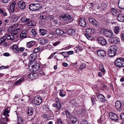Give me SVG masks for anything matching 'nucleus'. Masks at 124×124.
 <instances>
[{
	"instance_id": "nucleus-1",
	"label": "nucleus",
	"mask_w": 124,
	"mask_h": 124,
	"mask_svg": "<svg viewBox=\"0 0 124 124\" xmlns=\"http://www.w3.org/2000/svg\"><path fill=\"white\" fill-rule=\"evenodd\" d=\"M117 47L115 46H110L108 51V54L110 57L114 56L116 54Z\"/></svg>"
},
{
	"instance_id": "nucleus-2",
	"label": "nucleus",
	"mask_w": 124,
	"mask_h": 124,
	"mask_svg": "<svg viewBox=\"0 0 124 124\" xmlns=\"http://www.w3.org/2000/svg\"><path fill=\"white\" fill-rule=\"evenodd\" d=\"M30 101L31 102H34L35 105H39L42 101V98L39 96H35L31 98H30Z\"/></svg>"
},
{
	"instance_id": "nucleus-3",
	"label": "nucleus",
	"mask_w": 124,
	"mask_h": 124,
	"mask_svg": "<svg viewBox=\"0 0 124 124\" xmlns=\"http://www.w3.org/2000/svg\"><path fill=\"white\" fill-rule=\"evenodd\" d=\"M115 64L118 67H124V59L122 58H117L115 61Z\"/></svg>"
},
{
	"instance_id": "nucleus-4",
	"label": "nucleus",
	"mask_w": 124,
	"mask_h": 124,
	"mask_svg": "<svg viewBox=\"0 0 124 124\" xmlns=\"http://www.w3.org/2000/svg\"><path fill=\"white\" fill-rule=\"evenodd\" d=\"M42 7V5L41 4L32 3L29 5V8L31 10L34 11L39 10L41 9Z\"/></svg>"
},
{
	"instance_id": "nucleus-5",
	"label": "nucleus",
	"mask_w": 124,
	"mask_h": 124,
	"mask_svg": "<svg viewBox=\"0 0 124 124\" xmlns=\"http://www.w3.org/2000/svg\"><path fill=\"white\" fill-rule=\"evenodd\" d=\"M17 30H16L12 31L11 32V35H8L7 38L12 41H14V39L15 37H17Z\"/></svg>"
},
{
	"instance_id": "nucleus-6",
	"label": "nucleus",
	"mask_w": 124,
	"mask_h": 124,
	"mask_svg": "<svg viewBox=\"0 0 124 124\" xmlns=\"http://www.w3.org/2000/svg\"><path fill=\"white\" fill-rule=\"evenodd\" d=\"M33 64L32 62L30 61L28 64L29 67H31L32 69V70L34 72L38 70L39 68V64L37 63H35L34 64Z\"/></svg>"
},
{
	"instance_id": "nucleus-7",
	"label": "nucleus",
	"mask_w": 124,
	"mask_h": 124,
	"mask_svg": "<svg viewBox=\"0 0 124 124\" xmlns=\"http://www.w3.org/2000/svg\"><path fill=\"white\" fill-rule=\"evenodd\" d=\"M78 23L80 26L83 27H86L85 19L84 17L79 18L78 19Z\"/></svg>"
},
{
	"instance_id": "nucleus-8",
	"label": "nucleus",
	"mask_w": 124,
	"mask_h": 124,
	"mask_svg": "<svg viewBox=\"0 0 124 124\" xmlns=\"http://www.w3.org/2000/svg\"><path fill=\"white\" fill-rule=\"evenodd\" d=\"M60 19L61 20H64L67 21H70L71 19V17L70 15L66 14L61 15L60 16Z\"/></svg>"
},
{
	"instance_id": "nucleus-9",
	"label": "nucleus",
	"mask_w": 124,
	"mask_h": 124,
	"mask_svg": "<svg viewBox=\"0 0 124 124\" xmlns=\"http://www.w3.org/2000/svg\"><path fill=\"white\" fill-rule=\"evenodd\" d=\"M104 33L105 35L108 37L112 38L114 36L112 31L108 29L104 30Z\"/></svg>"
},
{
	"instance_id": "nucleus-10",
	"label": "nucleus",
	"mask_w": 124,
	"mask_h": 124,
	"mask_svg": "<svg viewBox=\"0 0 124 124\" xmlns=\"http://www.w3.org/2000/svg\"><path fill=\"white\" fill-rule=\"evenodd\" d=\"M8 121V118L6 116H3L2 115L0 116V123L1 124H7V122Z\"/></svg>"
},
{
	"instance_id": "nucleus-11",
	"label": "nucleus",
	"mask_w": 124,
	"mask_h": 124,
	"mask_svg": "<svg viewBox=\"0 0 124 124\" xmlns=\"http://www.w3.org/2000/svg\"><path fill=\"white\" fill-rule=\"evenodd\" d=\"M96 52L97 55L99 57L102 58L106 56V52L105 51L103 50H97Z\"/></svg>"
},
{
	"instance_id": "nucleus-12",
	"label": "nucleus",
	"mask_w": 124,
	"mask_h": 124,
	"mask_svg": "<svg viewBox=\"0 0 124 124\" xmlns=\"http://www.w3.org/2000/svg\"><path fill=\"white\" fill-rule=\"evenodd\" d=\"M18 5L19 7L21 10L24 9L26 5L25 2L23 1H20L18 2Z\"/></svg>"
},
{
	"instance_id": "nucleus-13",
	"label": "nucleus",
	"mask_w": 124,
	"mask_h": 124,
	"mask_svg": "<svg viewBox=\"0 0 124 124\" xmlns=\"http://www.w3.org/2000/svg\"><path fill=\"white\" fill-rule=\"evenodd\" d=\"M109 116L110 119L114 121H116L118 119V117L117 115L114 113L111 112L109 113Z\"/></svg>"
},
{
	"instance_id": "nucleus-14",
	"label": "nucleus",
	"mask_w": 124,
	"mask_h": 124,
	"mask_svg": "<svg viewBox=\"0 0 124 124\" xmlns=\"http://www.w3.org/2000/svg\"><path fill=\"white\" fill-rule=\"evenodd\" d=\"M27 31L26 30H24L22 31L20 33V37L21 39H23L27 38Z\"/></svg>"
},
{
	"instance_id": "nucleus-15",
	"label": "nucleus",
	"mask_w": 124,
	"mask_h": 124,
	"mask_svg": "<svg viewBox=\"0 0 124 124\" xmlns=\"http://www.w3.org/2000/svg\"><path fill=\"white\" fill-rule=\"evenodd\" d=\"M98 43L102 45H105L107 44V42L103 38L99 37L97 39Z\"/></svg>"
},
{
	"instance_id": "nucleus-16",
	"label": "nucleus",
	"mask_w": 124,
	"mask_h": 124,
	"mask_svg": "<svg viewBox=\"0 0 124 124\" xmlns=\"http://www.w3.org/2000/svg\"><path fill=\"white\" fill-rule=\"evenodd\" d=\"M97 99L100 102H105L106 101L104 96L101 94H99L97 96Z\"/></svg>"
},
{
	"instance_id": "nucleus-17",
	"label": "nucleus",
	"mask_w": 124,
	"mask_h": 124,
	"mask_svg": "<svg viewBox=\"0 0 124 124\" xmlns=\"http://www.w3.org/2000/svg\"><path fill=\"white\" fill-rule=\"evenodd\" d=\"M110 12L112 14L113 16H116L119 13V10L116 9L115 8H112L111 9Z\"/></svg>"
},
{
	"instance_id": "nucleus-18",
	"label": "nucleus",
	"mask_w": 124,
	"mask_h": 124,
	"mask_svg": "<svg viewBox=\"0 0 124 124\" xmlns=\"http://www.w3.org/2000/svg\"><path fill=\"white\" fill-rule=\"evenodd\" d=\"M28 77L30 79L33 80L37 78L38 77V75L37 73H34L32 74L30 73L28 75Z\"/></svg>"
},
{
	"instance_id": "nucleus-19",
	"label": "nucleus",
	"mask_w": 124,
	"mask_h": 124,
	"mask_svg": "<svg viewBox=\"0 0 124 124\" xmlns=\"http://www.w3.org/2000/svg\"><path fill=\"white\" fill-rule=\"evenodd\" d=\"M37 58V54L35 53H34L31 54L30 55L29 57V59H30L31 58V60L30 61H31V62H33Z\"/></svg>"
},
{
	"instance_id": "nucleus-20",
	"label": "nucleus",
	"mask_w": 124,
	"mask_h": 124,
	"mask_svg": "<svg viewBox=\"0 0 124 124\" xmlns=\"http://www.w3.org/2000/svg\"><path fill=\"white\" fill-rule=\"evenodd\" d=\"M16 5L15 1H13L10 4L9 7V10L12 13H13L14 12Z\"/></svg>"
},
{
	"instance_id": "nucleus-21",
	"label": "nucleus",
	"mask_w": 124,
	"mask_h": 124,
	"mask_svg": "<svg viewBox=\"0 0 124 124\" xmlns=\"http://www.w3.org/2000/svg\"><path fill=\"white\" fill-rule=\"evenodd\" d=\"M117 16V19L119 21L121 22L124 21V16L121 13H119Z\"/></svg>"
},
{
	"instance_id": "nucleus-22",
	"label": "nucleus",
	"mask_w": 124,
	"mask_h": 124,
	"mask_svg": "<svg viewBox=\"0 0 124 124\" xmlns=\"http://www.w3.org/2000/svg\"><path fill=\"white\" fill-rule=\"evenodd\" d=\"M122 104L120 101H117L116 103V107L118 111H121V110Z\"/></svg>"
},
{
	"instance_id": "nucleus-23",
	"label": "nucleus",
	"mask_w": 124,
	"mask_h": 124,
	"mask_svg": "<svg viewBox=\"0 0 124 124\" xmlns=\"http://www.w3.org/2000/svg\"><path fill=\"white\" fill-rule=\"evenodd\" d=\"M119 8L122 9H124V0H119L118 2Z\"/></svg>"
},
{
	"instance_id": "nucleus-24",
	"label": "nucleus",
	"mask_w": 124,
	"mask_h": 124,
	"mask_svg": "<svg viewBox=\"0 0 124 124\" xmlns=\"http://www.w3.org/2000/svg\"><path fill=\"white\" fill-rule=\"evenodd\" d=\"M68 33L70 35H75L76 34V32L74 29H71L68 31Z\"/></svg>"
},
{
	"instance_id": "nucleus-25",
	"label": "nucleus",
	"mask_w": 124,
	"mask_h": 124,
	"mask_svg": "<svg viewBox=\"0 0 124 124\" xmlns=\"http://www.w3.org/2000/svg\"><path fill=\"white\" fill-rule=\"evenodd\" d=\"M36 42L34 41H31L27 43L26 44V47L30 48L34 46Z\"/></svg>"
},
{
	"instance_id": "nucleus-26",
	"label": "nucleus",
	"mask_w": 124,
	"mask_h": 124,
	"mask_svg": "<svg viewBox=\"0 0 124 124\" xmlns=\"http://www.w3.org/2000/svg\"><path fill=\"white\" fill-rule=\"evenodd\" d=\"M113 30L114 33L116 34H119L120 31V28L118 26L114 27Z\"/></svg>"
},
{
	"instance_id": "nucleus-27",
	"label": "nucleus",
	"mask_w": 124,
	"mask_h": 124,
	"mask_svg": "<svg viewBox=\"0 0 124 124\" xmlns=\"http://www.w3.org/2000/svg\"><path fill=\"white\" fill-rule=\"evenodd\" d=\"M33 108L30 107L28 108L27 113L29 116H31L33 114Z\"/></svg>"
},
{
	"instance_id": "nucleus-28",
	"label": "nucleus",
	"mask_w": 124,
	"mask_h": 124,
	"mask_svg": "<svg viewBox=\"0 0 124 124\" xmlns=\"http://www.w3.org/2000/svg\"><path fill=\"white\" fill-rule=\"evenodd\" d=\"M95 31V30L93 29L89 28L87 29L86 30L85 32L88 34H92L94 33Z\"/></svg>"
},
{
	"instance_id": "nucleus-29",
	"label": "nucleus",
	"mask_w": 124,
	"mask_h": 124,
	"mask_svg": "<svg viewBox=\"0 0 124 124\" xmlns=\"http://www.w3.org/2000/svg\"><path fill=\"white\" fill-rule=\"evenodd\" d=\"M90 22L93 25L95 26H97V22L95 19L93 18H90L89 19Z\"/></svg>"
},
{
	"instance_id": "nucleus-30",
	"label": "nucleus",
	"mask_w": 124,
	"mask_h": 124,
	"mask_svg": "<svg viewBox=\"0 0 124 124\" xmlns=\"http://www.w3.org/2000/svg\"><path fill=\"white\" fill-rule=\"evenodd\" d=\"M53 106L54 107H56L57 109H58L60 108L61 105L60 102L57 101L56 103H54L53 104Z\"/></svg>"
},
{
	"instance_id": "nucleus-31",
	"label": "nucleus",
	"mask_w": 124,
	"mask_h": 124,
	"mask_svg": "<svg viewBox=\"0 0 124 124\" xmlns=\"http://www.w3.org/2000/svg\"><path fill=\"white\" fill-rule=\"evenodd\" d=\"M47 32V31L42 29H40L39 30V33L40 34V35L43 36L45 35Z\"/></svg>"
},
{
	"instance_id": "nucleus-32",
	"label": "nucleus",
	"mask_w": 124,
	"mask_h": 124,
	"mask_svg": "<svg viewBox=\"0 0 124 124\" xmlns=\"http://www.w3.org/2000/svg\"><path fill=\"white\" fill-rule=\"evenodd\" d=\"M71 117L69 119L70 122H72L73 124L76 123L77 121L76 117L72 115Z\"/></svg>"
},
{
	"instance_id": "nucleus-33",
	"label": "nucleus",
	"mask_w": 124,
	"mask_h": 124,
	"mask_svg": "<svg viewBox=\"0 0 124 124\" xmlns=\"http://www.w3.org/2000/svg\"><path fill=\"white\" fill-rule=\"evenodd\" d=\"M24 80V78H22L15 82L14 84V85L16 86H18L20 85L21 84V82L23 81Z\"/></svg>"
},
{
	"instance_id": "nucleus-34",
	"label": "nucleus",
	"mask_w": 124,
	"mask_h": 124,
	"mask_svg": "<svg viewBox=\"0 0 124 124\" xmlns=\"http://www.w3.org/2000/svg\"><path fill=\"white\" fill-rule=\"evenodd\" d=\"M38 40L40 44L42 45H43L46 43L47 41L43 39H39Z\"/></svg>"
},
{
	"instance_id": "nucleus-35",
	"label": "nucleus",
	"mask_w": 124,
	"mask_h": 124,
	"mask_svg": "<svg viewBox=\"0 0 124 124\" xmlns=\"http://www.w3.org/2000/svg\"><path fill=\"white\" fill-rule=\"evenodd\" d=\"M8 37V36H5L3 37L0 39V45L2 43L4 42L5 41L7 40V39H8L7 38Z\"/></svg>"
},
{
	"instance_id": "nucleus-36",
	"label": "nucleus",
	"mask_w": 124,
	"mask_h": 124,
	"mask_svg": "<svg viewBox=\"0 0 124 124\" xmlns=\"http://www.w3.org/2000/svg\"><path fill=\"white\" fill-rule=\"evenodd\" d=\"M0 14H2L3 16H4L7 15V13L5 11L4 9L1 8H0Z\"/></svg>"
},
{
	"instance_id": "nucleus-37",
	"label": "nucleus",
	"mask_w": 124,
	"mask_h": 124,
	"mask_svg": "<svg viewBox=\"0 0 124 124\" xmlns=\"http://www.w3.org/2000/svg\"><path fill=\"white\" fill-rule=\"evenodd\" d=\"M56 32L57 34L59 35H62L64 33V32L63 31L58 28L56 30Z\"/></svg>"
},
{
	"instance_id": "nucleus-38",
	"label": "nucleus",
	"mask_w": 124,
	"mask_h": 124,
	"mask_svg": "<svg viewBox=\"0 0 124 124\" xmlns=\"http://www.w3.org/2000/svg\"><path fill=\"white\" fill-rule=\"evenodd\" d=\"M74 49L76 53H78L79 51H81L82 50L81 47L79 46H78L75 47Z\"/></svg>"
},
{
	"instance_id": "nucleus-39",
	"label": "nucleus",
	"mask_w": 124,
	"mask_h": 124,
	"mask_svg": "<svg viewBox=\"0 0 124 124\" xmlns=\"http://www.w3.org/2000/svg\"><path fill=\"white\" fill-rule=\"evenodd\" d=\"M65 113L66 114L67 118L70 119V117L72 116L68 111L66 110L65 111Z\"/></svg>"
},
{
	"instance_id": "nucleus-40",
	"label": "nucleus",
	"mask_w": 124,
	"mask_h": 124,
	"mask_svg": "<svg viewBox=\"0 0 124 124\" xmlns=\"http://www.w3.org/2000/svg\"><path fill=\"white\" fill-rule=\"evenodd\" d=\"M99 69L100 71L102 72H104L105 71L103 66L102 64H100Z\"/></svg>"
},
{
	"instance_id": "nucleus-41",
	"label": "nucleus",
	"mask_w": 124,
	"mask_h": 124,
	"mask_svg": "<svg viewBox=\"0 0 124 124\" xmlns=\"http://www.w3.org/2000/svg\"><path fill=\"white\" fill-rule=\"evenodd\" d=\"M27 25L29 26H34L35 25V24L33 23V22L31 20L27 22Z\"/></svg>"
},
{
	"instance_id": "nucleus-42",
	"label": "nucleus",
	"mask_w": 124,
	"mask_h": 124,
	"mask_svg": "<svg viewBox=\"0 0 124 124\" xmlns=\"http://www.w3.org/2000/svg\"><path fill=\"white\" fill-rule=\"evenodd\" d=\"M113 38L114 43L115 44H117L119 42V39L117 37H114V36Z\"/></svg>"
},
{
	"instance_id": "nucleus-43",
	"label": "nucleus",
	"mask_w": 124,
	"mask_h": 124,
	"mask_svg": "<svg viewBox=\"0 0 124 124\" xmlns=\"http://www.w3.org/2000/svg\"><path fill=\"white\" fill-rule=\"evenodd\" d=\"M31 33L33 35V37H35V36L37 35V32L35 30L33 29H32L31 30Z\"/></svg>"
},
{
	"instance_id": "nucleus-44",
	"label": "nucleus",
	"mask_w": 124,
	"mask_h": 124,
	"mask_svg": "<svg viewBox=\"0 0 124 124\" xmlns=\"http://www.w3.org/2000/svg\"><path fill=\"white\" fill-rule=\"evenodd\" d=\"M9 111L8 110V109H6L4 110L3 114V116H6L7 114H8V113H9Z\"/></svg>"
},
{
	"instance_id": "nucleus-45",
	"label": "nucleus",
	"mask_w": 124,
	"mask_h": 124,
	"mask_svg": "<svg viewBox=\"0 0 124 124\" xmlns=\"http://www.w3.org/2000/svg\"><path fill=\"white\" fill-rule=\"evenodd\" d=\"M59 95L60 96L62 97H64L65 96V94L63 93V90L61 89L60 90Z\"/></svg>"
},
{
	"instance_id": "nucleus-46",
	"label": "nucleus",
	"mask_w": 124,
	"mask_h": 124,
	"mask_svg": "<svg viewBox=\"0 0 124 124\" xmlns=\"http://www.w3.org/2000/svg\"><path fill=\"white\" fill-rule=\"evenodd\" d=\"M39 18L41 20H45L46 19V15H43L42 14L40 15Z\"/></svg>"
},
{
	"instance_id": "nucleus-47",
	"label": "nucleus",
	"mask_w": 124,
	"mask_h": 124,
	"mask_svg": "<svg viewBox=\"0 0 124 124\" xmlns=\"http://www.w3.org/2000/svg\"><path fill=\"white\" fill-rule=\"evenodd\" d=\"M85 67V64L84 63H83L81 64L79 69V70H81Z\"/></svg>"
},
{
	"instance_id": "nucleus-48",
	"label": "nucleus",
	"mask_w": 124,
	"mask_h": 124,
	"mask_svg": "<svg viewBox=\"0 0 124 124\" xmlns=\"http://www.w3.org/2000/svg\"><path fill=\"white\" fill-rule=\"evenodd\" d=\"M85 35L88 39L90 40H92L93 38L92 37L90 36L88 34L86 33Z\"/></svg>"
},
{
	"instance_id": "nucleus-49",
	"label": "nucleus",
	"mask_w": 124,
	"mask_h": 124,
	"mask_svg": "<svg viewBox=\"0 0 124 124\" xmlns=\"http://www.w3.org/2000/svg\"><path fill=\"white\" fill-rule=\"evenodd\" d=\"M39 74L41 76H44L46 75L45 73L42 70H39Z\"/></svg>"
},
{
	"instance_id": "nucleus-50",
	"label": "nucleus",
	"mask_w": 124,
	"mask_h": 124,
	"mask_svg": "<svg viewBox=\"0 0 124 124\" xmlns=\"http://www.w3.org/2000/svg\"><path fill=\"white\" fill-rule=\"evenodd\" d=\"M57 124H62V119L59 118L57 119Z\"/></svg>"
},
{
	"instance_id": "nucleus-51",
	"label": "nucleus",
	"mask_w": 124,
	"mask_h": 124,
	"mask_svg": "<svg viewBox=\"0 0 124 124\" xmlns=\"http://www.w3.org/2000/svg\"><path fill=\"white\" fill-rule=\"evenodd\" d=\"M60 41H56L53 44V45L55 46H56L57 45L60 44Z\"/></svg>"
},
{
	"instance_id": "nucleus-52",
	"label": "nucleus",
	"mask_w": 124,
	"mask_h": 124,
	"mask_svg": "<svg viewBox=\"0 0 124 124\" xmlns=\"http://www.w3.org/2000/svg\"><path fill=\"white\" fill-rule=\"evenodd\" d=\"M19 16L16 15V16H15V18H14V19L13 20V21L15 22L17 21L18 19L19 18Z\"/></svg>"
},
{
	"instance_id": "nucleus-53",
	"label": "nucleus",
	"mask_w": 124,
	"mask_h": 124,
	"mask_svg": "<svg viewBox=\"0 0 124 124\" xmlns=\"http://www.w3.org/2000/svg\"><path fill=\"white\" fill-rule=\"evenodd\" d=\"M13 49H15V50L18 52L19 51V49L18 48V47L17 45H13Z\"/></svg>"
},
{
	"instance_id": "nucleus-54",
	"label": "nucleus",
	"mask_w": 124,
	"mask_h": 124,
	"mask_svg": "<svg viewBox=\"0 0 124 124\" xmlns=\"http://www.w3.org/2000/svg\"><path fill=\"white\" fill-rule=\"evenodd\" d=\"M80 124H88V123L86 120H84L81 122Z\"/></svg>"
},
{
	"instance_id": "nucleus-55",
	"label": "nucleus",
	"mask_w": 124,
	"mask_h": 124,
	"mask_svg": "<svg viewBox=\"0 0 124 124\" xmlns=\"http://www.w3.org/2000/svg\"><path fill=\"white\" fill-rule=\"evenodd\" d=\"M120 117L121 119L122 120H124V113L121 114Z\"/></svg>"
},
{
	"instance_id": "nucleus-56",
	"label": "nucleus",
	"mask_w": 124,
	"mask_h": 124,
	"mask_svg": "<svg viewBox=\"0 0 124 124\" xmlns=\"http://www.w3.org/2000/svg\"><path fill=\"white\" fill-rule=\"evenodd\" d=\"M111 38V39L109 40V42L110 43L113 44L114 43L113 37Z\"/></svg>"
},
{
	"instance_id": "nucleus-57",
	"label": "nucleus",
	"mask_w": 124,
	"mask_h": 124,
	"mask_svg": "<svg viewBox=\"0 0 124 124\" xmlns=\"http://www.w3.org/2000/svg\"><path fill=\"white\" fill-rule=\"evenodd\" d=\"M18 123H22L23 122V120L21 117H19L18 118Z\"/></svg>"
},
{
	"instance_id": "nucleus-58",
	"label": "nucleus",
	"mask_w": 124,
	"mask_h": 124,
	"mask_svg": "<svg viewBox=\"0 0 124 124\" xmlns=\"http://www.w3.org/2000/svg\"><path fill=\"white\" fill-rule=\"evenodd\" d=\"M40 50V49L38 48H36L35 49L33 50V52L34 53H36L38 52V51H39Z\"/></svg>"
},
{
	"instance_id": "nucleus-59",
	"label": "nucleus",
	"mask_w": 124,
	"mask_h": 124,
	"mask_svg": "<svg viewBox=\"0 0 124 124\" xmlns=\"http://www.w3.org/2000/svg\"><path fill=\"white\" fill-rule=\"evenodd\" d=\"M67 52V54H69L70 55L71 54H73L74 53V52L73 51H69Z\"/></svg>"
},
{
	"instance_id": "nucleus-60",
	"label": "nucleus",
	"mask_w": 124,
	"mask_h": 124,
	"mask_svg": "<svg viewBox=\"0 0 124 124\" xmlns=\"http://www.w3.org/2000/svg\"><path fill=\"white\" fill-rule=\"evenodd\" d=\"M62 55L64 56V58H66L68 57L69 56L68 55V54H67L66 52H64V54H62Z\"/></svg>"
},
{
	"instance_id": "nucleus-61",
	"label": "nucleus",
	"mask_w": 124,
	"mask_h": 124,
	"mask_svg": "<svg viewBox=\"0 0 124 124\" xmlns=\"http://www.w3.org/2000/svg\"><path fill=\"white\" fill-rule=\"evenodd\" d=\"M8 39H7V40L5 41L2 43L4 45L6 46L7 45V42H8Z\"/></svg>"
},
{
	"instance_id": "nucleus-62",
	"label": "nucleus",
	"mask_w": 124,
	"mask_h": 124,
	"mask_svg": "<svg viewBox=\"0 0 124 124\" xmlns=\"http://www.w3.org/2000/svg\"><path fill=\"white\" fill-rule=\"evenodd\" d=\"M26 18V17L24 16L22 17L21 18V21L23 22H25Z\"/></svg>"
},
{
	"instance_id": "nucleus-63",
	"label": "nucleus",
	"mask_w": 124,
	"mask_h": 124,
	"mask_svg": "<svg viewBox=\"0 0 124 124\" xmlns=\"http://www.w3.org/2000/svg\"><path fill=\"white\" fill-rule=\"evenodd\" d=\"M3 55L5 56H8L10 55V54L8 53H5L3 54Z\"/></svg>"
},
{
	"instance_id": "nucleus-64",
	"label": "nucleus",
	"mask_w": 124,
	"mask_h": 124,
	"mask_svg": "<svg viewBox=\"0 0 124 124\" xmlns=\"http://www.w3.org/2000/svg\"><path fill=\"white\" fill-rule=\"evenodd\" d=\"M121 37L122 40L124 41V34H121Z\"/></svg>"
}]
</instances>
